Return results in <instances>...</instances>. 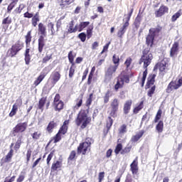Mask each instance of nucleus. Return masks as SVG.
Listing matches in <instances>:
<instances>
[{
    "mask_svg": "<svg viewBox=\"0 0 182 182\" xmlns=\"http://www.w3.org/2000/svg\"><path fill=\"white\" fill-rule=\"evenodd\" d=\"M162 28L158 26L156 28H151L149 30V33L146 36V45H148V48H146L143 51V55H141L139 60V65L144 63V69L145 70L143 73V76L141 78V87L144 86V82H146V77H147V67L150 65L151 63V60H153V54L150 52V48H152L153 44L154 43V38L159 36V34L161 31Z\"/></svg>",
    "mask_w": 182,
    "mask_h": 182,
    "instance_id": "nucleus-1",
    "label": "nucleus"
},
{
    "mask_svg": "<svg viewBox=\"0 0 182 182\" xmlns=\"http://www.w3.org/2000/svg\"><path fill=\"white\" fill-rule=\"evenodd\" d=\"M92 122V118L87 117V112L85 110H81L75 119V124L80 126L81 129H86L87 124Z\"/></svg>",
    "mask_w": 182,
    "mask_h": 182,
    "instance_id": "nucleus-2",
    "label": "nucleus"
},
{
    "mask_svg": "<svg viewBox=\"0 0 182 182\" xmlns=\"http://www.w3.org/2000/svg\"><path fill=\"white\" fill-rule=\"evenodd\" d=\"M92 145V139L88 138L83 143L80 144L77 147V154L82 153L83 155L90 151V146Z\"/></svg>",
    "mask_w": 182,
    "mask_h": 182,
    "instance_id": "nucleus-3",
    "label": "nucleus"
},
{
    "mask_svg": "<svg viewBox=\"0 0 182 182\" xmlns=\"http://www.w3.org/2000/svg\"><path fill=\"white\" fill-rule=\"evenodd\" d=\"M117 70V65H109L106 70H105V82L107 83L110 82L113 77H114V73H116V71Z\"/></svg>",
    "mask_w": 182,
    "mask_h": 182,
    "instance_id": "nucleus-4",
    "label": "nucleus"
},
{
    "mask_svg": "<svg viewBox=\"0 0 182 182\" xmlns=\"http://www.w3.org/2000/svg\"><path fill=\"white\" fill-rule=\"evenodd\" d=\"M23 48V43L21 41H17L14 45L11 46L10 49L8 50V55L10 58H14L18 55V52H19Z\"/></svg>",
    "mask_w": 182,
    "mask_h": 182,
    "instance_id": "nucleus-5",
    "label": "nucleus"
},
{
    "mask_svg": "<svg viewBox=\"0 0 182 182\" xmlns=\"http://www.w3.org/2000/svg\"><path fill=\"white\" fill-rule=\"evenodd\" d=\"M124 82L125 83H129L130 82V79L129 78V75L121 74L117 77V82L116 85H114L115 90H119V89H122L123 86H124Z\"/></svg>",
    "mask_w": 182,
    "mask_h": 182,
    "instance_id": "nucleus-6",
    "label": "nucleus"
},
{
    "mask_svg": "<svg viewBox=\"0 0 182 182\" xmlns=\"http://www.w3.org/2000/svg\"><path fill=\"white\" fill-rule=\"evenodd\" d=\"M182 85V79L177 80L171 81L166 89L167 93H170L172 90H177Z\"/></svg>",
    "mask_w": 182,
    "mask_h": 182,
    "instance_id": "nucleus-7",
    "label": "nucleus"
},
{
    "mask_svg": "<svg viewBox=\"0 0 182 182\" xmlns=\"http://www.w3.org/2000/svg\"><path fill=\"white\" fill-rule=\"evenodd\" d=\"M53 106L56 112H60L63 109V102L60 100V95L59 94L55 95Z\"/></svg>",
    "mask_w": 182,
    "mask_h": 182,
    "instance_id": "nucleus-8",
    "label": "nucleus"
},
{
    "mask_svg": "<svg viewBox=\"0 0 182 182\" xmlns=\"http://www.w3.org/2000/svg\"><path fill=\"white\" fill-rule=\"evenodd\" d=\"M26 127H28V122H21L18 123L14 129H13V134L14 136H16L15 133H23L26 130Z\"/></svg>",
    "mask_w": 182,
    "mask_h": 182,
    "instance_id": "nucleus-9",
    "label": "nucleus"
},
{
    "mask_svg": "<svg viewBox=\"0 0 182 182\" xmlns=\"http://www.w3.org/2000/svg\"><path fill=\"white\" fill-rule=\"evenodd\" d=\"M60 73L58 71H53L49 79H48V82H50L52 86H55V85H56V83H58V82H59V80H60Z\"/></svg>",
    "mask_w": 182,
    "mask_h": 182,
    "instance_id": "nucleus-10",
    "label": "nucleus"
},
{
    "mask_svg": "<svg viewBox=\"0 0 182 182\" xmlns=\"http://www.w3.org/2000/svg\"><path fill=\"white\" fill-rule=\"evenodd\" d=\"M119 102L117 98L112 100V101L111 102L110 116H112V117H114V116H116V113H117V111L119 110Z\"/></svg>",
    "mask_w": 182,
    "mask_h": 182,
    "instance_id": "nucleus-11",
    "label": "nucleus"
},
{
    "mask_svg": "<svg viewBox=\"0 0 182 182\" xmlns=\"http://www.w3.org/2000/svg\"><path fill=\"white\" fill-rule=\"evenodd\" d=\"M49 72L46 70V68H44L43 71L41 73L40 75L37 77V79L34 81L35 86H38L45 77H46V75H48Z\"/></svg>",
    "mask_w": 182,
    "mask_h": 182,
    "instance_id": "nucleus-12",
    "label": "nucleus"
},
{
    "mask_svg": "<svg viewBox=\"0 0 182 182\" xmlns=\"http://www.w3.org/2000/svg\"><path fill=\"white\" fill-rule=\"evenodd\" d=\"M129 23L125 22L122 26H121L117 32L118 38H123V35L126 33V31H127V28H129Z\"/></svg>",
    "mask_w": 182,
    "mask_h": 182,
    "instance_id": "nucleus-13",
    "label": "nucleus"
},
{
    "mask_svg": "<svg viewBox=\"0 0 182 182\" xmlns=\"http://www.w3.org/2000/svg\"><path fill=\"white\" fill-rule=\"evenodd\" d=\"M38 35H41L40 36H42L43 38H46L48 35L46 32V26L42 23L38 24Z\"/></svg>",
    "mask_w": 182,
    "mask_h": 182,
    "instance_id": "nucleus-14",
    "label": "nucleus"
},
{
    "mask_svg": "<svg viewBox=\"0 0 182 182\" xmlns=\"http://www.w3.org/2000/svg\"><path fill=\"white\" fill-rule=\"evenodd\" d=\"M168 12V8L166 6H161L158 11L155 12V15L156 18H160V16H163L164 14H167Z\"/></svg>",
    "mask_w": 182,
    "mask_h": 182,
    "instance_id": "nucleus-15",
    "label": "nucleus"
},
{
    "mask_svg": "<svg viewBox=\"0 0 182 182\" xmlns=\"http://www.w3.org/2000/svg\"><path fill=\"white\" fill-rule=\"evenodd\" d=\"M133 103V101L132 100H127L125 103L124 104V114H129V112H130V109H132V105Z\"/></svg>",
    "mask_w": 182,
    "mask_h": 182,
    "instance_id": "nucleus-16",
    "label": "nucleus"
},
{
    "mask_svg": "<svg viewBox=\"0 0 182 182\" xmlns=\"http://www.w3.org/2000/svg\"><path fill=\"white\" fill-rule=\"evenodd\" d=\"M46 43V41L45 38L43 36H39L38 38V52L39 53H42L43 52V48H45V45Z\"/></svg>",
    "mask_w": 182,
    "mask_h": 182,
    "instance_id": "nucleus-17",
    "label": "nucleus"
},
{
    "mask_svg": "<svg viewBox=\"0 0 182 182\" xmlns=\"http://www.w3.org/2000/svg\"><path fill=\"white\" fill-rule=\"evenodd\" d=\"M138 164L139 162H137V158H136L130 165L132 174H137V172L139 171Z\"/></svg>",
    "mask_w": 182,
    "mask_h": 182,
    "instance_id": "nucleus-18",
    "label": "nucleus"
},
{
    "mask_svg": "<svg viewBox=\"0 0 182 182\" xmlns=\"http://www.w3.org/2000/svg\"><path fill=\"white\" fill-rule=\"evenodd\" d=\"M143 134H144V130H141L138 133L136 134V135L132 136L131 138V141L132 143H136V141H139L141 137H143Z\"/></svg>",
    "mask_w": 182,
    "mask_h": 182,
    "instance_id": "nucleus-19",
    "label": "nucleus"
},
{
    "mask_svg": "<svg viewBox=\"0 0 182 182\" xmlns=\"http://www.w3.org/2000/svg\"><path fill=\"white\" fill-rule=\"evenodd\" d=\"M155 79L156 74L152 73L149 75L146 82L147 87H150V86H153V85H154Z\"/></svg>",
    "mask_w": 182,
    "mask_h": 182,
    "instance_id": "nucleus-20",
    "label": "nucleus"
},
{
    "mask_svg": "<svg viewBox=\"0 0 182 182\" xmlns=\"http://www.w3.org/2000/svg\"><path fill=\"white\" fill-rule=\"evenodd\" d=\"M12 23V18L9 16L5 18L2 21L3 29H6L9 27V25Z\"/></svg>",
    "mask_w": 182,
    "mask_h": 182,
    "instance_id": "nucleus-21",
    "label": "nucleus"
},
{
    "mask_svg": "<svg viewBox=\"0 0 182 182\" xmlns=\"http://www.w3.org/2000/svg\"><path fill=\"white\" fill-rule=\"evenodd\" d=\"M74 26H75V21L73 20L70 22L69 28L68 29L70 33H75V32H77V25H76L75 28H73Z\"/></svg>",
    "mask_w": 182,
    "mask_h": 182,
    "instance_id": "nucleus-22",
    "label": "nucleus"
},
{
    "mask_svg": "<svg viewBox=\"0 0 182 182\" xmlns=\"http://www.w3.org/2000/svg\"><path fill=\"white\" fill-rule=\"evenodd\" d=\"M177 52H178V42H175L172 48H171V56L173 57L175 55H177Z\"/></svg>",
    "mask_w": 182,
    "mask_h": 182,
    "instance_id": "nucleus-23",
    "label": "nucleus"
},
{
    "mask_svg": "<svg viewBox=\"0 0 182 182\" xmlns=\"http://www.w3.org/2000/svg\"><path fill=\"white\" fill-rule=\"evenodd\" d=\"M60 2V6L62 9L65 8V6H68V5H70V4H73L75 0H58Z\"/></svg>",
    "mask_w": 182,
    "mask_h": 182,
    "instance_id": "nucleus-24",
    "label": "nucleus"
},
{
    "mask_svg": "<svg viewBox=\"0 0 182 182\" xmlns=\"http://www.w3.org/2000/svg\"><path fill=\"white\" fill-rule=\"evenodd\" d=\"M82 103H83V95H80L76 100V105L74 107V110H77L79 109V107H80V106H82Z\"/></svg>",
    "mask_w": 182,
    "mask_h": 182,
    "instance_id": "nucleus-25",
    "label": "nucleus"
},
{
    "mask_svg": "<svg viewBox=\"0 0 182 182\" xmlns=\"http://www.w3.org/2000/svg\"><path fill=\"white\" fill-rule=\"evenodd\" d=\"M89 25H90V22L89 21L81 22L77 26L78 32H82V31H83V29H85V28L87 26H89Z\"/></svg>",
    "mask_w": 182,
    "mask_h": 182,
    "instance_id": "nucleus-26",
    "label": "nucleus"
},
{
    "mask_svg": "<svg viewBox=\"0 0 182 182\" xmlns=\"http://www.w3.org/2000/svg\"><path fill=\"white\" fill-rule=\"evenodd\" d=\"M61 167H62V162L57 161L56 162H54L52 164L51 171H56V170H58V168H60Z\"/></svg>",
    "mask_w": 182,
    "mask_h": 182,
    "instance_id": "nucleus-27",
    "label": "nucleus"
},
{
    "mask_svg": "<svg viewBox=\"0 0 182 182\" xmlns=\"http://www.w3.org/2000/svg\"><path fill=\"white\" fill-rule=\"evenodd\" d=\"M57 126H58V124H56V122L52 121L48 124V125L47 127V131L49 133H52V130H53V129H55V127H56Z\"/></svg>",
    "mask_w": 182,
    "mask_h": 182,
    "instance_id": "nucleus-28",
    "label": "nucleus"
},
{
    "mask_svg": "<svg viewBox=\"0 0 182 182\" xmlns=\"http://www.w3.org/2000/svg\"><path fill=\"white\" fill-rule=\"evenodd\" d=\"M29 51H30V49L26 48V53H25L26 65H29V63H31V55H29Z\"/></svg>",
    "mask_w": 182,
    "mask_h": 182,
    "instance_id": "nucleus-29",
    "label": "nucleus"
},
{
    "mask_svg": "<svg viewBox=\"0 0 182 182\" xmlns=\"http://www.w3.org/2000/svg\"><path fill=\"white\" fill-rule=\"evenodd\" d=\"M164 128V123L163 122V121H160L156 127V129L158 133H163Z\"/></svg>",
    "mask_w": 182,
    "mask_h": 182,
    "instance_id": "nucleus-30",
    "label": "nucleus"
},
{
    "mask_svg": "<svg viewBox=\"0 0 182 182\" xmlns=\"http://www.w3.org/2000/svg\"><path fill=\"white\" fill-rule=\"evenodd\" d=\"M144 101H141L139 103V105L134 109V113L135 114H137V113H139V112H140V110L143 109V107H144Z\"/></svg>",
    "mask_w": 182,
    "mask_h": 182,
    "instance_id": "nucleus-31",
    "label": "nucleus"
},
{
    "mask_svg": "<svg viewBox=\"0 0 182 182\" xmlns=\"http://www.w3.org/2000/svg\"><path fill=\"white\" fill-rule=\"evenodd\" d=\"M110 97H112V92L110 90H108L104 96V103H109Z\"/></svg>",
    "mask_w": 182,
    "mask_h": 182,
    "instance_id": "nucleus-32",
    "label": "nucleus"
},
{
    "mask_svg": "<svg viewBox=\"0 0 182 182\" xmlns=\"http://www.w3.org/2000/svg\"><path fill=\"white\" fill-rule=\"evenodd\" d=\"M32 31H30L27 33V35L26 36V45H30L31 44V41H32Z\"/></svg>",
    "mask_w": 182,
    "mask_h": 182,
    "instance_id": "nucleus-33",
    "label": "nucleus"
},
{
    "mask_svg": "<svg viewBox=\"0 0 182 182\" xmlns=\"http://www.w3.org/2000/svg\"><path fill=\"white\" fill-rule=\"evenodd\" d=\"M119 134H124L127 133V126L126 124H122L118 129Z\"/></svg>",
    "mask_w": 182,
    "mask_h": 182,
    "instance_id": "nucleus-34",
    "label": "nucleus"
},
{
    "mask_svg": "<svg viewBox=\"0 0 182 182\" xmlns=\"http://www.w3.org/2000/svg\"><path fill=\"white\" fill-rule=\"evenodd\" d=\"M45 103H46V97H42L39 100L38 104V109H40V110H43V106H45Z\"/></svg>",
    "mask_w": 182,
    "mask_h": 182,
    "instance_id": "nucleus-35",
    "label": "nucleus"
},
{
    "mask_svg": "<svg viewBox=\"0 0 182 182\" xmlns=\"http://www.w3.org/2000/svg\"><path fill=\"white\" fill-rule=\"evenodd\" d=\"M181 16V10H179L173 16H172L171 21L172 22H176L179 17Z\"/></svg>",
    "mask_w": 182,
    "mask_h": 182,
    "instance_id": "nucleus-36",
    "label": "nucleus"
},
{
    "mask_svg": "<svg viewBox=\"0 0 182 182\" xmlns=\"http://www.w3.org/2000/svg\"><path fill=\"white\" fill-rule=\"evenodd\" d=\"M32 138L33 140H39L41 136H42V132H35L33 134H32Z\"/></svg>",
    "mask_w": 182,
    "mask_h": 182,
    "instance_id": "nucleus-37",
    "label": "nucleus"
},
{
    "mask_svg": "<svg viewBox=\"0 0 182 182\" xmlns=\"http://www.w3.org/2000/svg\"><path fill=\"white\" fill-rule=\"evenodd\" d=\"M58 133L60 134H66V133H68V126H66V125H63L60 128V129H59V131H58Z\"/></svg>",
    "mask_w": 182,
    "mask_h": 182,
    "instance_id": "nucleus-38",
    "label": "nucleus"
},
{
    "mask_svg": "<svg viewBox=\"0 0 182 182\" xmlns=\"http://www.w3.org/2000/svg\"><path fill=\"white\" fill-rule=\"evenodd\" d=\"M12 156H14V149H10L9 152L7 154L5 161L6 163L8 161H10V160L12 159Z\"/></svg>",
    "mask_w": 182,
    "mask_h": 182,
    "instance_id": "nucleus-39",
    "label": "nucleus"
},
{
    "mask_svg": "<svg viewBox=\"0 0 182 182\" xmlns=\"http://www.w3.org/2000/svg\"><path fill=\"white\" fill-rule=\"evenodd\" d=\"M38 22H39V16H38V14H36L32 18L33 26H36V25H38Z\"/></svg>",
    "mask_w": 182,
    "mask_h": 182,
    "instance_id": "nucleus-40",
    "label": "nucleus"
},
{
    "mask_svg": "<svg viewBox=\"0 0 182 182\" xmlns=\"http://www.w3.org/2000/svg\"><path fill=\"white\" fill-rule=\"evenodd\" d=\"M16 112H18V107L13 105L12 109L11 112L9 113L10 117H14L16 114Z\"/></svg>",
    "mask_w": 182,
    "mask_h": 182,
    "instance_id": "nucleus-41",
    "label": "nucleus"
},
{
    "mask_svg": "<svg viewBox=\"0 0 182 182\" xmlns=\"http://www.w3.org/2000/svg\"><path fill=\"white\" fill-rule=\"evenodd\" d=\"M154 92H156V85H154L148 91V96L149 97H153V95H154Z\"/></svg>",
    "mask_w": 182,
    "mask_h": 182,
    "instance_id": "nucleus-42",
    "label": "nucleus"
},
{
    "mask_svg": "<svg viewBox=\"0 0 182 182\" xmlns=\"http://www.w3.org/2000/svg\"><path fill=\"white\" fill-rule=\"evenodd\" d=\"M75 65L72 64L69 70V77L70 78L73 77V75H75Z\"/></svg>",
    "mask_w": 182,
    "mask_h": 182,
    "instance_id": "nucleus-43",
    "label": "nucleus"
},
{
    "mask_svg": "<svg viewBox=\"0 0 182 182\" xmlns=\"http://www.w3.org/2000/svg\"><path fill=\"white\" fill-rule=\"evenodd\" d=\"M122 149H123V145H122V144H118L114 149L115 154H119V153L122 151Z\"/></svg>",
    "mask_w": 182,
    "mask_h": 182,
    "instance_id": "nucleus-44",
    "label": "nucleus"
},
{
    "mask_svg": "<svg viewBox=\"0 0 182 182\" xmlns=\"http://www.w3.org/2000/svg\"><path fill=\"white\" fill-rule=\"evenodd\" d=\"M112 61L114 65H117V66H119V62H120V58H119L117 55L114 54L112 57Z\"/></svg>",
    "mask_w": 182,
    "mask_h": 182,
    "instance_id": "nucleus-45",
    "label": "nucleus"
},
{
    "mask_svg": "<svg viewBox=\"0 0 182 182\" xmlns=\"http://www.w3.org/2000/svg\"><path fill=\"white\" fill-rule=\"evenodd\" d=\"M75 157H76V151H72L68 157V161H73L75 160Z\"/></svg>",
    "mask_w": 182,
    "mask_h": 182,
    "instance_id": "nucleus-46",
    "label": "nucleus"
},
{
    "mask_svg": "<svg viewBox=\"0 0 182 182\" xmlns=\"http://www.w3.org/2000/svg\"><path fill=\"white\" fill-rule=\"evenodd\" d=\"M62 140V135L58 132L56 135L54 136V143H58Z\"/></svg>",
    "mask_w": 182,
    "mask_h": 182,
    "instance_id": "nucleus-47",
    "label": "nucleus"
},
{
    "mask_svg": "<svg viewBox=\"0 0 182 182\" xmlns=\"http://www.w3.org/2000/svg\"><path fill=\"white\" fill-rule=\"evenodd\" d=\"M68 59L69 62L72 63L73 65H75V63L73 62L75 57L73 56L72 51H70V53H68Z\"/></svg>",
    "mask_w": 182,
    "mask_h": 182,
    "instance_id": "nucleus-48",
    "label": "nucleus"
},
{
    "mask_svg": "<svg viewBox=\"0 0 182 182\" xmlns=\"http://www.w3.org/2000/svg\"><path fill=\"white\" fill-rule=\"evenodd\" d=\"M22 143V138L19 137L14 146V149L16 150H18V149H19V147H21V144Z\"/></svg>",
    "mask_w": 182,
    "mask_h": 182,
    "instance_id": "nucleus-49",
    "label": "nucleus"
},
{
    "mask_svg": "<svg viewBox=\"0 0 182 182\" xmlns=\"http://www.w3.org/2000/svg\"><path fill=\"white\" fill-rule=\"evenodd\" d=\"M130 150H132V146H126L122 151H121V154H126L127 153H130Z\"/></svg>",
    "mask_w": 182,
    "mask_h": 182,
    "instance_id": "nucleus-50",
    "label": "nucleus"
},
{
    "mask_svg": "<svg viewBox=\"0 0 182 182\" xmlns=\"http://www.w3.org/2000/svg\"><path fill=\"white\" fill-rule=\"evenodd\" d=\"M50 59H52V54L46 55V56L43 58V63H46L47 62H49Z\"/></svg>",
    "mask_w": 182,
    "mask_h": 182,
    "instance_id": "nucleus-51",
    "label": "nucleus"
},
{
    "mask_svg": "<svg viewBox=\"0 0 182 182\" xmlns=\"http://www.w3.org/2000/svg\"><path fill=\"white\" fill-rule=\"evenodd\" d=\"M161 117V109H159L156 115L154 122L155 123H157V122H159V120H160Z\"/></svg>",
    "mask_w": 182,
    "mask_h": 182,
    "instance_id": "nucleus-52",
    "label": "nucleus"
},
{
    "mask_svg": "<svg viewBox=\"0 0 182 182\" xmlns=\"http://www.w3.org/2000/svg\"><path fill=\"white\" fill-rule=\"evenodd\" d=\"M78 38L80 39L81 42H85L86 41V33H80L78 35Z\"/></svg>",
    "mask_w": 182,
    "mask_h": 182,
    "instance_id": "nucleus-53",
    "label": "nucleus"
},
{
    "mask_svg": "<svg viewBox=\"0 0 182 182\" xmlns=\"http://www.w3.org/2000/svg\"><path fill=\"white\" fill-rule=\"evenodd\" d=\"M92 31H93V27H89L87 30V39H90L92 38Z\"/></svg>",
    "mask_w": 182,
    "mask_h": 182,
    "instance_id": "nucleus-54",
    "label": "nucleus"
},
{
    "mask_svg": "<svg viewBox=\"0 0 182 182\" xmlns=\"http://www.w3.org/2000/svg\"><path fill=\"white\" fill-rule=\"evenodd\" d=\"M53 154H54V152L53 151L48 156V157H47V164H48V166H49V163H50V160H52V159L53 158Z\"/></svg>",
    "mask_w": 182,
    "mask_h": 182,
    "instance_id": "nucleus-55",
    "label": "nucleus"
},
{
    "mask_svg": "<svg viewBox=\"0 0 182 182\" xmlns=\"http://www.w3.org/2000/svg\"><path fill=\"white\" fill-rule=\"evenodd\" d=\"M109 119V122H107V128L108 129H110L113 124V119H112V117H108Z\"/></svg>",
    "mask_w": 182,
    "mask_h": 182,
    "instance_id": "nucleus-56",
    "label": "nucleus"
},
{
    "mask_svg": "<svg viewBox=\"0 0 182 182\" xmlns=\"http://www.w3.org/2000/svg\"><path fill=\"white\" fill-rule=\"evenodd\" d=\"M25 180V174H23L22 172L18 176V178L16 180V182H23Z\"/></svg>",
    "mask_w": 182,
    "mask_h": 182,
    "instance_id": "nucleus-57",
    "label": "nucleus"
},
{
    "mask_svg": "<svg viewBox=\"0 0 182 182\" xmlns=\"http://www.w3.org/2000/svg\"><path fill=\"white\" fill-rule=\"evenodd\" d=\"M104 178H105V172H100L98 174L99 182L103 181Z\"/></svg>",
    "mask_w": 182,
    "mask_h": 182,
    "instance_id": "nucleus-58",
    "label": "nucleus"
},
{
    "mask_svg": "<svg viewBox=\"0 0 182 182\" xmlns=\"http://www.w3.org/2000/svg\"><path fill=\"white\" fill-rule=\"evenodd\" d=\"M14 106H16V107H18V108L21 107V106H22V100L21 99L16 100Z\"/></svg>",
    "mask_w": 182,
    "mask_h": 182,
    "instance_id": "nucleus-59",
    "label": "nucleus"
},
{
    "mask_svg": "<svg viewBox=\"0 0 182 182\" xmlns=\"http://www.w3.org/2000/svg\"><path fill=\"white\" fill-rule=\"evenodd\" d=\"M16 5V3H14V1H12L8 6L7 8V11L8 12H11V9H14V8L15 7V6Z\"/></svg>",
    "mask_w": 182,
    "mask_h": 182,
    "instance_id": "nucleus-60",
    "label": "nucleus"
},
{
    "mask_svg": "<svg viewBox=\"0 0 182 182\" xmlns=\"http://www.w3.org/2000/svg\"><path fill=\"white\" fill-rule=\"evenodd\" d=\"M109 46H110V42L107 43L103 48V50L101 52V55H103L104 52H107V49H109Z\"/></svg>",
    "mask_w": 182,
    "mask_h": 182,
    "instance_id": "nucleus-61",
    "label": "nucleus"
},
{
    "mask_svg": "<svg viewBox=\"0 0 182 182\" xmlns=\"http://www.w3.org/2000/svg\"><path fill=\"white\" fill-rule=\"evenodd\" d=\"M31 156H32V151L28 149L26 154L27 163L29 162V160H31Z\"/></svg>",
    "mask_w": 182,
    "mask_h": 182,
    "instance_id": "nucleus-62",
    "label": "nucleus"
},
{
    "mask_svg": "<svg viewBox=\"0 0 182 182\" xmlns=\"http://www.w3.org/2000/svg\"><path fill=\"white\" fill-rule=\"evenodd\" d=\"M54 25L53 23H48V27L50 28L51 31V35H55V28H53Z\"/></svg>",
    "mask_w": 182,
    "mask_h": 182,
    "instance_id": "nucleus-63",
    "label": "nucleus"
},
{
    "mask_svg": "<svg viewBox=\"0 0 182 182\" xmlns=\"http://www.w3.org/2000/svg\"><path fill=\"white\" fill-rule=\"evenodd\" d=\"M124 63H125V65L127 66V68H129V66H130V65H132V58H127Z\"/></svg>",
    "mask_w": 182,
    "mask_h": 182,
    "instance_id": "nucleus-64",
    "label": "nucleus"
}]
</instances>
